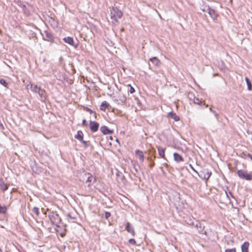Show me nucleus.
Wrapping results in <instances>:
<instances>
[{
	"mask_svg": "<svg viewBox=\"0 0 252 252\" xmlns=\"http://www.w3.org/2000/svg\"><path fill=\"white\" fill-rule=\"evenodd\" d=\"M49 218L53 224L58 227H60V224L61 223V219L57 213L52 212L49 214Z\"/></svg>",
	"mask_w": 252,
	"mask_h": 252,
	"instance_id": "obj_1",
	"label": "nucleus"
},
{
	"mask_svg": "<svg viewBox=\"0 0 252 252\" xmlns=\"http://www.w3.org/2000/svg\"><path fill=\"white\" fill-rule=\"evenodd\" d=\"M110 15L111 19L117 22L118 19L122 18L123 13L117 7H113L112 10H111Z\"/></svg>",
	"mask_w": 252,
	"mask_h": 252,
	"instance_id": "obj_2",
	"label": "nucleus"
},
{
	"mask_svg": "<svg viewBox=\"0 0 252 252\" xmlns=\"http://www.w3.org/2000/svg\"><path fill=\"white\" fill-rule=\"evenodd\" d=\"M237 175L241 179L247 181H251L252 180V173H248L247 171L244 170H238Z\"/></svg>",
	"mask_w": 252,
	"mask_h": 252,
	"instance_id": "obj_3",
	"label": "nucleus"
},
{
	"mask_svg": "<svg viewBox=\"0 0 252 252\" xmlns=\"http://www.w3.org/2000/svg\"><path fill=\"white\" fill-rule=\"evenodd\" d=\"M195 227L197 229L200 234L207 235V232L205 230V226L201 222L197 221L195 225Z\"/></svg>",
	"mask_w": 252,
	"mask_h": 252,
	"instance_id": "obj_4",
	"label": "nucleus"
},
{
	"mask_svg": "<svg viewBox=\"0 0 252 252\" xmlns=\"http://www.w3.org/2000/svg\"><path fill=\"white\" fill-rule=\"evenodd\" d=\"M212 173L207 169H204L198 176L202 179L207 180L210 177Z\"/></svg>",
	"mask_w": 252,
	"mask_h": 252,
	"instance_id": "obj_5",
	"label": "nucleus"
},
{
	"mask_svg": "<svg viewBox=\"0 0 252 252\" xmlns=\"http://www.w3.org/2000/svg\"><path fill=\"white\" fill-rule=\"evenodd\" d=\"M99 124L98 123L94 121H90V128L92 132H96L98 128Z\"/></svg>",
	"mask_w": 252,
	"mask_h": 252,
	"instance_id": "obj_6",
	"label": "nucleus"
},
{
	"mask_svg": "<svg viewBox=\"0 0 252 252\" xmlns=\"http://www.w3.org/2000/svg\"><path fill=\"white\" fill-rule=\"evenodd\" d=\"M89 176V179L87 178V180L86 181V184H87V186L88 187H90L92 183H94L95 182L96 178L95 177H94L91 173L90 176Z\"/></svg>",
	"mask_w": 252,
	"mask_h": 252,
	"instance_id": "obj_7",
	"label": "nucleus"
},
{
	"mask_svg": "<svg viewBox=\"0 0 252 252\" xmlns=\"http://www.w3.org/2000/svg\"><path fill=\"white\" fill-rule=\"evenodd\" d=\"M38 94L39 95L40 100L42 101H45L46 98V94L45 90L40 88L38 91Z\"/></svg>",
	"mask_w": 252,
	"mask_h": 252,
	"instance_id": "obj_8",
	"label": "nucleus"
},
{
	"mask_svg": "<svg viewBox=\"0 0 252 252\" xmlns=\"http://www.w3.org/2000/svg\"><path fill=\"white\" fill-rule=\"evenodd\" d=\"M100 130L104 134H111L113 133V130L109 129L108 127L105 126H101Z\"/></svg>",
	"mask_w": 252,
	"mask_h": 252,
	"instance_id": "obj_9",
	"label": "nucleus"
},
{
	"mask_svg": "<svg viewBox=\"0 0 252 252\" xmlns=\"http://www.w3.org/2000/svg\"><path fill=\"white\" fill-rule=\"evenodd\" d=\"M126 229L129 233L131 234V235L132 236H134L135 235V233L134 230L132 226H131L130 223L129 222H128L126 223Z\"/></svg>",
	"mask_w": 252,
	"mask_h": 252,
	"instance_id": "obj_10",
	"label": "nucleus"
},
{
	"mask_svg": "<svg viewBox=\"0 0 252 252\" xmlns=\"http://www.w3.org/2000/svg\"><path fill=\"white\" fill-rule=\"evenodd\" d=\"M27 88L28 89H30L31 91L33 92L37 90L39 91V90L40 89V88L38 87L36 85L33 84L27 85Z\"/></svg>",
	"mask_w": 252,
	"mask_h": 252,
	"instance_id": "obj_11",
	"label": "nucleus"
},
{
	"mask_svg": "<svg viewBox=\"0 0 252 252\" xmlns=\"http://www.w3.org/2000/svg\"><path fill=\"white\" fill-rule=\"evenodd\" d=\"M173 156L174 160L177 162H179L184 160L183 157L177 153H174L173 154Z\"/></svg>",
	"mask_w": 252,
	"mask_h": 252,
	"instance_id": "obj_12",
	"label": "nucleus"
},
{
	"mask_svg": "<svg viewBox=\"0 0 252 252\" xmlns=\"http://www.w3.org/2000/svg\"><path fill=\"white\" fill-rule=\"evenodd\" d=\"M90 176V173H83L80 175V181L85 182L86 183V181L87 180V178L89 179V176Z\"/></svg>",
	"mask_w": 252,
	"mask_h": 252,
	"instance_id": "obj_13",
	"label": "nucleus"
},
{
	"mask_svg": "<svg viewBox=\"0 0 252 252\" xmlns=\"http://www.w3.org/2000/svg\"><path fill=\"white\" fill-rule=\"evenodd\" d=\"M135 154L139 157V159L140 161L143 162L144 159V156L143 152L140 150H136L135 151Z\"/></svg>",
	"mask_w": 252,
	"mask_h": 252,
	"instance_id": "obj_14",
	"label": "nucleus"
},
{
	"mask_svg": "<svg viewBox=\"0 0 252 252\" xmlns=\"http://www.w3.org/2000/svg\"><path fill=\"white\" fill-rule=\"evenodd\" d=\"M168 117L169 118L173 119L175 121H178L180 120L179 117L172 112L168 114Z\"/></svg>",
	"mask_w": 252,
	"mask_h": 252,
	"instance_id": "obj_15",
	"label": "nucleus"
},
{
	"mask_svg": "<svg viewBox=\"0 0 252 252\" xmlns=\"http://www.w3.org/2000/svg\"><path fill=\"white\" fill-rule=\"evenodd\" d=\"M45 33L46 38V40L48 41H50V42H53L54 41V37H53V35L52 34V33L47 31H45Z\"/></svg>",
	"mask_w": 252,
	"mask_h": 252,
	"instance_id": "obj_16",
	"label": "nucleus"
},
{
	"mask_svg": "<svg viewBox=\"0 0 252 252\" xmlns=\"http://www.w3.org/2000/svg\"><path fill=\"white\" fill-rule=\"evenodd\" d=\"M249 243L248 242H245L241 247L242 252H249Z\"/></svg>",
	"mask_w": 252,
	"mask_h": 252,
	"instance_id": "obj_17",
	"label": "nucleus"
},
{
	"mask_svg": "<svg viewBox=\"0 0 252 252\" xmlns=\"http://www.w3.org/2000/svg\"><path fill=\"white\" fill-rule=\"evenodd\" d=\"M75 137L79 141L85 142L83 140V133L81 131H78L77 134L75 135Z\"/></svg>",
	"mask_w": 252,
	"mask_h": 252,
	"instance_id": "obj_18",
	"label": "nucleus"
},
{
	"mask_svg": "<svg viewBox=\"0 0 252 252\" xmlns=\"http://www.w3.org/2000/svg\"><path fill=\"white\" fill-rule=\"evenodd\" d=\"M63 41L70 45H74L73 39L71 37H67L63 38Z\"/></svg>",
	"mask_w": 252,
	"mask_h": 252,
	"instance_id": "obj_19",
	"label": "nucleus"
},
{
	"mask_svg": "<svg viewBox=\"0 0 252 252\" xmlns=\"http://www.w3.org/2000/svg\"><path fill=\"white\" fill-rule=\"evenodd\" d=\"M150 61L153 64L157 66H158L160 63L159 60L156 57L151 58Z\"/></svg>",
	"mask_w": 252,
	"mask_h": 252,
	"instance_id": "obj_20",
	"label": "nucleus"
},
{
	"mask_svg": "<svg viewBox=\"0 0 252 252\" xmlns=\"http://www.w3.org/2000/svg\"><path fill=\"white\" fill-rule=\"evenodd\" d=\"M208 13L212 18L215 19L217 18L216 12L214 9L209 8L208 9Z\"/></svg>",
	"mask_w": 252,
	"mask_h": 252,
	"instance_id": "obj_21",
	"label": "nucleus"
},
{
	"mask_svg": "<svg viewBox=\"0 0 252 252\" xmlns=\"http://www.w3.org/2000/svg\"><path fill=\"white\" fill-rule=\"evenodd\" d=\"M158 154H159V156L162 158H165L164 150V149L161 148V147H158Z\"/></svg>",
	"mask_w": 252,
	"mask_h": 252,
	"instance_id": "obj_22",
	"label": "nucleus"
},
{
	"mask_svg": "<svg viewBox=\"0 0 252 252\" xmlns=\"http://www.w3.org/2000/svg\"><path fill=\"white\" fill-rule=\"evenodd\" d=\"M0 187L3 191L6 190L8 188L7 184H5L2 180H0Z\"/></svg>",
	"mask_w": 252,
	"mask_h": 252,
	"instance_id": "obj_23",
	"label": "nucleus"
},
{
	"mask_svg": "<svg viewBox=\"0 0 252 252\" xmlns=\"http://www.w3.org/2000/svg\"><path fill=\"white\" fill-rule=\"evenodd\" d=\"M245 79L248 86V90L251 91L252 90V85L251 82L247 77H245Z\"/></svg>",
	"mask_w": 252,
	"mask_h": 252,
	"instance_id": "obj_24",
	"label": "nucleus"
},
{
	"mask_svg": "<svg viewBox=\"0 0 252 252\" xmlns=\"http://www.w3.org/2000/svg\"><path fill=\"white\" fill-rule=\"evenodd\" d=\"M119 99L122 102H123L126 100V96L122 93H119L118 95Z\"/></svg>",
	"mask_w": 252,
	"mask_h": 252,
	"instance_id": "obj_25",
	"label": "nucleus"
},
{
	"mask_svg": "<svg viewBox=\"0 0 252 252\" xmlns=\"http://www.w3.org/2000/svg\"><path fill=\"white\" fill-rule=\"evenodd\" d=\"M108 104L106 101H103L102 102L100 105V109L102 110H105L106 108L107 107Z\"/></svg>",
	"mask_w": 252,
	"mask_h": 252,
	"instance_id": "obj_26",
	"label": "nucleus"
},
{
	"mask_svg": "<svg viewBox=\"0 0 252 252\" xmlns=\"http://www.w3.org/2000/svg\"><path fill=\"white\" fill-rule=\"evenodd\" d=\"M67 216L68 219H69L71 220H76V215L71 213H69L67 214Z\"/></svg>",
	"mask_w": 252,
	"mask_h": 252,
	"instance_id": "obj_27",
	"label": "nucleus"
},
{
	"mask_svg": "<svg viewBox=\"0 0 252 252\" xmlns=\"http://www.w3.org/2000/svg\"><path fill=\"white\" fill-rule=\"evenodd\" d=\"M192 101L194 102V103L196 104H200L202 102L201 100H200L198 98L195 97H193Z\"/></svg>",
	"mask_w": 252,
	"mask_h": 252,
	"instance_id": "obj_28",
	"label": "nucleus"
},
{
	"mask_svg": "<svg viewBox=\"0 0 252 252\" xmlns=\"http://www.w3.org/2000/svg\"><path fill=\"white\" fill-rule=\"evenodd\" d=\"M0 83L7 88L8 87V83H6V81L3 79L0 80Z\"/></svg>",
	"mask_w": 252,
	"mask_h": 252,
	"instance_id": "obj_29",
	"label": "nucleus"
},
{
	"mask_svg": "<svg viewBox=\"0 0 252 252\" xmlns=\"http://www.w3.org/2000/svg\"><path fill=\"white\" fill-rule=\"evenodd\" d=\"M32 212L38 216L39 214V209L36 207H33L32 209Z\"/></svg>",
	"mask_w": 252,
	"mask_h": 252,
	"instance_id": "obj_30",
	"label": "nucleus"
},
{
	"mask_svg": "<svg viewBox=\"0 0 252 252\" xmlns=\"http://www.w3.org/2000/svg\"><path fill=\"white\" fill-rule=\"evenodd\" d=\"M7 210V208L5 206H1L0 207V213L4 214L6 213Z\"/></svg>",
	"mask_w": 252,
	"mask_h": 252,
	"instance_id": "obj_31",
	"label": "nucleus"
},
{
	"mask_svg": "<svg viewBox=\"0 0 252 252\" xmlns=\"http://www.w3.org/2000/svg\"><path fill=\"white\" fill-rule=\"evenodd\" d=\"M127 86L129 88L127 91L128 92L130 93V94H132L135 92L134 89L130 85H128Z\"/></svg>",
	"mask_w": 252,
	"mask_h": 252,
	"instance_id": "obj_32",
	"label": "nucleus"
},
{
	"mask_svg": "<svg viewBox=\"0 0 252 252\" xmlns=\"http://www.w3.org/2000/svg\"><path fill=\"white\" fill-rule=\"evenodd\" d=\"M247 155H251V154L249 153H246L243 152L241 154V157L243 158L246 159L247 158H248Z\"/></svg>",
	"mask_w": 252,
	"mask_h": 252,
	"instance_id": "obj_33",
	"label": "nucleus"
},
{
	"mask_svg": "<svg viewBox=\"0 0 252 252\" xmlns=\"http://www.w3.org/2000/svg\"><path fill=\"white\" fill-rule=\"evenodd\" d=\"M111 216V214L109 212H105L104 213V217L106 219H108Z\"/></svg>",
	"mask_w": 252,
	"mask_h": 252,
	"instance_id": "obj_34",
	"label": "nucleus"
},
{
	"mask_svg": "<svg viewBox=\"0 0 252 252\" xmlns=\"http://www.w3.org/2000/svg\"><path fill=\"white\" fill-rule=\"evenodd\" d=\"M186 221L189 225H193V220L190 219H189V220H186Z\"/></svg>",
	"mask_w": 252,
	"mask_h": 252,
	"instance_id": "obj_35",
	"label": "nucleus"
},
{
	"mask_svg": "<svg viewBox=\"0 0 252 252\" xmlns=\"http://www.w3.org/2000/svg\"><path fill=\"white\" fill-rule=\"evenodd\" d=\"M225 252H236V249L235 248L228 249L225 250Z\"/></svg>",
	"mask_w": 252,
	"mask_h": 252,
	"instance_id": "obj_36",
	"label": "nucleus"
},
{
	"mask_svg": "<svg viewBox=\"0 0 252 252\" xmlns=\"http://www.w3.org/2000/svg\"><path fill=\"white\" fill-rule=\"evenodd\" d=\"M128 242L130 244H132V245H135L136 244V241L135 240V239H130L129 240H128Z\"/></svg>",
	"mask_w": 252,
	"mask_h": 252,
	"instance_id": "obj_37",
	"label": "nucleus"
},
{
	"mask_svg": "<svg viewBox=\"0 0 252 252\" xmlns=\"http://www.w3.org/2000/svg\"><path fill=\"white\" fill-rule=\"evenodd\" d=\"M189 166L190 167V168H191V169H192V170H193L195 173H196L197 175H198V172H197L196 170H195L194 169V168L193 167V166H192V165H191V164H189Z\"/></svg>",
	"mask_w": 252,
	"mask_h": 252,
	"instance_id": "obj_38",
	"label": "nucleus"
},
{
	"mask_svg": "<svg viewBox=\"0 0 252 252\" xmlns=\"http://www.w3.org/2000/svg\"><path fill=\"white\" fill-rule=\"evenodd\" d=\"M85 110H86L87 111L90 112L91 114H92V113H93V111L90 109V108H88V107H86L85 108Z\"/></svg>",
	"mask_w": 252,
	"mask_h": 252,
	"instance_id": "obj_39",
	"label": "nucleus"
},
{
	"mask_svg": "<svg viewBox=\"0 0 252 252\" xmlns=\"http://www.w3.org/2000/svg\"><path fill=\"white\" fill-rule=\"evenodd\" d=\"M82 125L83 126H86L87 125V122L85 119L83 120L82 121Z\"/></svg>",
	"mask_w": 252,
	"mask_h": 252,
	"instance_id": "obj_40",
	"label": "nucleus"
},
{
	"mask_svg": "<svg viewBox=\"0 0 252 252\" xmlns=\"http://www.w3.org/2000/svg\"><path fill=\"white\" fill-rule=\"evenodd\" d=\"M249 23L251 25L252 28V18L251 20H249Z\"/></svg>",
	"mask_w": 252,
	"mask_h": 252,
	"instance_id": "obj_41",
	"label": "nucleus"
},
{
	"mask_svg": "<svg viewBox=\"0 0 252 252\" xmlns=\"http://www.w3.org/2000/svg\"><path fill=\"white\" fill-rule=\"evenodd\" d=\"M108 138L110 140H113V138L112 136H109Z\"/></svg>",
	"mask_w": 252,
	"mask_h": 252,
	"instance_id": "obj_42",
	"label": "nucleus"
},
{
	"mask_svg": "<svg viewBox=\"0 0 252 252\" xmlns=\"http://www.w3.org/2000/svg\"><path fill=\"white\" fill-rule=\"evenodd\" d=\"M248 155V157L250 158L252 160V155Z\"/></svg>",
	"mask_w": 252,
	"mask_h": 252,
	"instance_id": "obj_43",
	"label": "nucleus"
},
{
	"mask_svg": "<svg viewBox=\"0 0 252 252\" xmlns=\"http://www.w3.org/2000/svg\"><path fill=\"white\" fill-rule=\"evenodd\" d=\"M228 194H230L231 196H232V194L230 191H229Z\"/></svg>",
	"mask_w": 252,
	"mask_h": 252,
	"instance_id": "obj_44",
	"label": "nucleus"
},
{
	"mask_svg": "<svg viewBox=\"0 0 252 252\" xmlns=\"http://www.w3.org/2000/svg\"><path fill=\"white\" fill-rule=\"evenodd\" d=\"M83 143L84 144L85 146H87V145H87V143L84 142V143Z\"/></svg>",
	"mask_w": 252,
	"mask_h": 252,
	"instance_id": "obj_45",
	"label": "nucleus"
},
{
	"mask_svg": "<svg viewBox=\"0 0 252 252\" xmlns=\"http://www.w3.org/2000/svg\"><path fill=\"white\" fill-rule=\"evenodd\" d=\"M189 98L190 100H192L191 97H190V96L189 95Z\"/></svg>",
	"mask_w": 252,
	"mask_h": 252,
	"instance_id": "obj_46",
	"label": "nucleus"
},
{
	"mask_svg": "<svg viewBox=\"0 0 252 252\" xmlns=\"http://www.w3.org/2000/svg\"><path fill=\"white\" fill-rule=\"evenodd\" d=\"M115 141H116V142H119V141H118V139H117V138H116V139H115Z\"/></svg>",
	"mask_w": 252,
	"mask_h": 252,
	"instance_id": "obj_47",
	"label": "nucleus"
},
{
	"mask_svg": "<svg viewBox=\"0 0 252 252\" xmlns=\"http://www.w3.org/2000/svg\"><path fill=\"white\" fill-rule=\"evenodd\" d=\"M34 93H38V90H37V91H35V92H34Z\"/></svg>",
	"mask_w": 252,
	"mask_h": 252,
	"instance_id": "obj_48",
	"label": "nucleus"
},
{
	"mask_svg": "<svg viewBox=\"0 0 252 252\" xmlns=\"http://www.w3.org/2000/svg\"><path fill=\"white\" fill-rule=\"evenodd\" d=\"M226 194L227 196L228 197H229V196H228V193H227V192L226 191Z\"/></svg>",
	"mask_w": 252,
	"mask_h": 252,
	"instance_id": "obj_49",
	"label": "nucleus"
},
{
	"mask_svg": "<svg viewBox=\"0 0 252 252\" xmlns=\"http://www.w3.org/2000/svg\"><path fill=\"white\" fill-rule=\"evenodd\" d=\"M210 109V110L211 111H212V108H210V109Z\"/></svg>",
	"mask_w": 252,
	"mask_h": 252,
	"instance_id": "obj_50",
	"label": "nucleus"
},
{
	"mask_svg": "<svg viewBox=\"0 0 252 252\" xmlns=\"http://www.w3.org/2000/svg\"><path fill=\"white\" fill-rule=\"evenodd\" d=\"M0 252H2V250L0 249Z\"/></svg>",
	"mask_w": 252,
	"mask_h": 252,
	"instance_id": "obj_51",
	"label": "nucleus"
},
{
	"mask_svg": "<svg viewBox=\"0 0 252 252\" xmlns=\"http://www.w3.org/2000/svg\"><path fill=\"white\" fill-rule=\"evenodd\" d=\"M109 145H111V142H109Z\"/></svg>",
	"mask_w": 252,
	"mask_h": 252,
	"instance_id": "obj_52",
	"label": "nucleus"
},
{
	"mask_svg": "<svg viewBox=\"0 0 252 252\" xmlns=\"http://www.w3.org/2000/svg\"><path fill=\"white\" fill-rule=\"evenodd\" d=\"M1 33V30H0V33Z\"/></svg>",
	"mask_w": 252,
	"mask_h": 252,
	"instance_id": "obj_53",
	"label": "nucleus"
}]
</instances>
